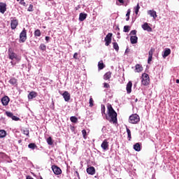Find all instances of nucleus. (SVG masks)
Returning a JSON list of instances; mask_svg holds the SVG:
<instances>
[{
	"instance_id": "39448f33",
	"label": "nucleus",
	"mask_w": 179,
	"mask_h": 179,
	"mask_svg": "<svg viewBox=\"0 0 179 179\" xmlns=\"http://www.w3.org/2000/svg\"><path fill=\"white\" fill-rule=\"evenodd\" d=\"M27 40V31L24 28L20 34V43H24Z\"/></svg>"
},
{
	"instance_id": "c85d7f7f",
	"label": "nucleus",
	"mask_w": 179,
	"mask_h": 179,
	"mask_svg": "<svg viewBox=\"0 0 179 179\" xmlns=\"http://www.w3.org/2000/svg\"><path fill=\"white\" fill-rule=\"evenodd\" d=\"M28 148L32 150H34V149L37 148V145L35 143H31L28 145Z\"/></svg>"
},
{
	"instance_id": "f257e3e1",
	"label": "nucleus",
	"mask_w": 179,
	"mask_h": 179,
	"mask_svg": "<svg viewBox=\"0 0 179 179\" xmlns=\"http://www.w3.org/2000/svg\"><path fill=\"white\" fill-rule=\"evenodd\" d=\"M108 114L106 115V119L109 121L111 124H117L118 120L117 119V112L113 108L111 105L107 106Z\"/></svg>"
},
{
	"instance_id": "a211bd4d",
	"label": "nucleus",
	"mask_w": 179,
	"mask_h": 179,
	"mask_svg": "<svg viewBox=\"0 0 179 179\" xmlns=\"http://www.w3.org/2000/svg\"><path fill=\"white\" fill-rule=\"evenodd\" d=\"M86 17H87V14L85 13H81L79 15V20L80 22H83L85 20Z\"/></svg>"
},
{
	"instance_id": "37998d69",
	"label": "nucleus",
	"mask_w": 179,
	"mask_h": 179,
	"mask_svg": "<svg viewBox=\"0 0 179 179\" xmlns=\"http://www.w3.org/2000/svg\"><path fill=\"white\" fill-rule=\"evenodd\" d=\"M23 134H24V135L29 136V129H26L25 130H23Z\"/></svg>"
},
{
	"instance_id": "69168bd1",
	"label": "nucleus",
	"mask_w": 179,
	"mask_h": 179,
	"mask_svg": "<svg viewBox=\"0 0 179 179\" xmlns=\"http://www.w3.org/2000/svg\"><path fill=\"white\" fill-rule=\"evenodd\" d=\"M40 179H43V177H41V178Z\"/></svg>"
},
{
	"instance_id": "de8ad7c7",
	"label": "nucleus",
	"mask_w": 179,
	"mask_h": 179,
	"mask_svg": "<svg viewBox=\"0 0 179 179\" xmlns=\"http://www.w3.org/2000/svg\"><path fill=\"white\" fill-rule=\"evenodd\" d=\"M152 59H153V57L148 56V64H150V62H152Z\"/></svg>"
},
{
	"instance_id": "412c9836",
	"label": "nucleus",
	"mask_w": 179,
	"mask_h": 179,
	"mask_svg": "<svg viewBox=\"0 0 179 179\" xmlns=\"http://www.w3.org/2000/svg\"><path fill=\"white\" fill-rule=\"evenodd\" d=\"M8 157H9L4 152H0V163L2 162L3 160L8 159Z\"/></svg>"
},
{
	"instance_id": "3c124183",
	"label": "nucleus",
	"mask_w": 179,
	"mask_h": 179,
	"mask_svg": "<svg viewBox=\"0 0 179 179\" xmlns=\"http://www.w3.org/2000/svg\"><path fill=\"white\" fill-rule=\"evenodd\" d=\"M50 38H50V36H45V41H46L47 43H48V42L50 41Z\"/></svg>"
},
{
	"instance_id": "72a5a7b5",
	"label": "nucleus",
	"mask_w": 179,
	"mask_h": 179,
	"mask_svg": "<svg viewBox=\"0 0 179 179\" xmlns=\"http://www.w3.org/2000/svg\"><path fill=\"white\" fill-rule=\"evenodd\" d=\"M6 136V131L5 130H0V138H5Z\"/></svg>"
},
{
	"instance_id": "4c0bfd02",
	"label": "nucleus",
	"mask_w": 179,
	"mask_h": 179,
	"mask_svg": "<svg viewBox=\"0 0 179 179\" xmlns=\"http://www.w3.org/2000/svg\"><path fill=\"white\" fill-rule=\"evenodd\" d=\"M82 134L84 139H86L87 138V132H86V129H83Z\"/></svg>"
},
{
	"instance_id": "ea45409f",
	"label": "nucleus",
	"mask_w": 179,
	"mask_h": 179,
	"mask_svg": "<svg viewBox=\"0 0 179 179\" xmlns=\"http://www.w3.org/2000/svg\"><path fill=\"white\" fill-rule=\"evenodd\" d=\"M90 107H93L94 104V101H93V98L92 96L90 97Z\"/></svg>"
},
{
	"instance_id": "49530a36",
	"label": "nucleus",
	"mask_w": 179,
	"mask_h": 179,
	"mask_svg": "<svg viewBox=\"0 0 179 179\" xmlns=\"http://www.w3.org/2000/svg\"><path fill=\"white\" fill-rule=\"evenodd\" d=\"M103 87H105L106 89H109L110 85L107 83H103Z\"/></svg>"
},
{
	"instance_id": "1a4fd4ad",
	"label": "nucleus",
	"mask_w": 179,
	"mask_h": 179,
	"mask_svg": "<svg viewBox=\"0 0 179 179\" xmlns=\"http://www.w3.org/2000/svg\"><path fill=\"white\" fill-rule=\"evenodd\" d=\"M142 29L143 30H145V31H152V27H150V26H149V24H148V22H145L142 26H141Z\"/></svg>"
},
{
	"instance_id": "6ab92c4d",
	"label": "nucleus",
	"mask_w": 179,
	"mask_h": 179,
	"mask_svg": "<svg viewBox=\"0 0 179 179\" xmlns=\"http://www.w3.org/2000/svg\"><path fill=\"white\" fill-rule=\"evenodd\" d=\"M143 71V67L141 64H136L135 66V72L140 73Z\"/></svg>"
},
{
	"instance_id": "052dcab7",
	"label": "nucleus",
	"mask_w": 179,
	"mask_h": 179,
	"mask_svg": "<svg viewBox=\"0 0 179 179\" xmlns=\"http://www.w3.org/2000/svg\"><path fill=\"white\" fill-rule=\"evenodd\" d=\"M137 101H138V99H135V103H137Z\"/></svg>"
},
{
	"instance_id": "13d9d810",
	"label": "nucleus",
	"mask_w": 179,
	"mask_h": 179,
	"mask_svg": "<svg viewBox=\"0 0 179 179\" xmlns=\"http://www.w3.org/2000/svg\"><path fill=\"white\" fill-rule=\"evenodd\" d=\"M77 176L78 178H80V176H79V173L77 174Z\"/></svg>"
},
{
	"instance_id": "f3484780",
	"label": "nucleus",
	"mask_w": 179,
	"mask_h": 179,
	"mask_svg": "<svg viewBox=\"0 0 179 179\" xmlns=\"http://www.w3.org/2000/svg\"><path fill=\"white\" fill-rule=\"evenodd\" d=\"M36 97H37V92H36L32 91L28 94L29 100H33V99H36Z\"/></svg>"
},
{
	"instance_id": "ddd939ff",
	"label": "nucleus",
	"mask_w": 179,
	"mask_h": 179,
	"mask_svg": "<svg viewBox=\"0 0 179 179\" xmlns=\"http://www.w3.org/2000/svg\"><path fill=\"white\" fill-rule=\"evenodd\" d=\"M101 148H102V149H103V150H108V141H107V139H105L101 145Z\"/></svg>"
},
{
	"instance_id": "b1692460",
	"label": "nucleus",
	"mask_w": 179,
	"mask_h": 179,
	"mask_svg": "<svg viewBox=\"0 0 179 179\" xmlns=\"http://www.w3.org/2000/svg\"><path fill=\"white\" fill-rule=\"evenodd\" d=\"M134 149L136 150V152H141V144L139 143H136L134 145Z\"/></svg>"
},
{
	"instance_id": "c03bdc74",
	"label": "nucleus",
	"mask_w": 179,
	"mask_h": 179,
	"mask_svg": "<svg viewBox=\"0 0 179 179\" xmlns=\"http://www.w3.org/2000/svg\"><path fill=\"white\" fill-rule=\"evenodd\" d=\"M11 119L13 120V121H19V120H20V118H19L17 116H15L13 115V117H11Z\"/></svg>"
},
{
	"instance_id": "0eeeda50",
	"label": "nucleus",
	"mask_w": 179,
	"mask_h": 179,
	"mask_svg": "<svg viewBox=\"0 0 179 179\" xmlns=\"http://www.w3.org/2000/svg\"><path fill=\"white\" fill-rule=\"evenodd\" d=\"M113 38V34L108 33L106 36L105 37V45L108 47V45H110L111 44V38Z\"/></svg>"
},
{
	"instance_id": "58836bf2",
	"label": "nucleus",
	"mask_w": 179,
	"mask_h": 179,
	"mask_svg": "<svg viewBox=\"0 0 179 179\" xmlns=\"http://www.w3.org/2000/svg\"><path fill=\"white\" fill-rule=\"evenodd\" d=\"M47 143L48 145H52V138L49 137L47 138Z\"/></svg>"
},
{
	"instance_id": "603ef678",
	"label": "nucleus",
	"mask_w": 179,
	"mask_h": 179,
	"mask_svg": "<svg viewBox=\"0 0 179 179\" xmlns=\"http://www.w3.org/2000/svg\"><path fill=\"white\" fill-rule=\"evenodd\" d=\"M73 58H74L75 59H78V52L74 53V55H73Z\"/></svg>"
},
{
	"instance_id": "0e129e2a",
	"label": "nucleus",
	"mask_w": 179,
	"mask_h": 179,
	"mask_svg": "<svg viewBox=\"0 0 179 179\" xmlns=\"http://www.w3.org/2000/svg\"><path fill=\"white\" fill-rule=\"evenodd\" d=\"M52 106H54V101H52Z\"/></svg>"
},
{
	"instance_id": "a19ab883",
	"label": "nucleus",
	"mask_w": 179,
	"mask_h": 179,
	"mask_svg": "<svg viewBox=\"0 0 179 179\" xmlns=\"http://www.w3.org/2000/svg\"><path fill=\"white\" fill-rule=\"evenodd\" d=\"M6 114L7 117H9V118H12L13 117V113H12L11 112H6Z\"/></svg>"
},
{
	"instance_id": "e433bc0d",
	"label": "nucleus",
	"mask_w": 179,
	"mask_h": 179,
	"mask_svg": "<svg viewBox=\"0 0 179 179\" xmlns=\"http://www.w3.org/2000/svg\"><path fill=\"white\" fill-rule=\"evenodd\" d=\"M129 28H130L129 26L125 25V26L124 27L123 31H124V33H129V30H130Z\"/></svg>"
},
{
	"instance_id": "2f4dec72",
	"label": "nucleus",
	"mask_w": 179,
	"mask_h": 179,
	"mask_svg": "<svg viewBox=\"0 0 179 179\" xmlns=\"http://www.w3.org/2000/svg\"><path fill=\"white\" fill-rule=\"evenodd\" d=\"M70 120L71 122H73L74 124H76L78 122V117L76 116H71L70 117Z\"/></svg>"
},
{
	"instance_id": "423d86ee",
	"label": "nucleus",
	"mask_w": 179,
	"mask_h": 179,
	"mask_svg": "<svg viewBox=\"0 0 179 179\" xmlns=\"http://www.w3.org/2000/svg\"><path fill=\"white\" fill-rule=\"evenodd\" d=\"M52 170L56 176H59V174L62 173V170H61V168L58 167V166L52 165Z\"/></svg>"
},
{
	"instance_id": "6e6d98bb",
	"label": "nucleus",
	"mask_w": 179,
	"mask_h": 179,
	"mask_svg": "<svg viewBox=\"0 0 179 179\" xmlns=\"http://www.w3.org/2000/svg\"><path fill=\"white\" fill-rule=\"evenodd\" d=\"M120 3H124V0H117Z\"/></svg>"
},
{
	"instance_id": "2eb2a0df",
	"label": "nucleus",
	"mask_w": 179,
	"mask_h": 179,
	"mask_svg": "<svg viewBox=\"0 0 179 179\" xmlns=\"http://www.w3.org/2000/svg\"><path fill=\"white\" fill-rule=\"evenodd\" d=\"M126 90L128 94H129L132 92V82L129 81L127 84Z\"/></svg>"
},
{
	"instance_id": "774afa93",
	"label": "nucleus",
	"mask_w": 179,
	"mask_h": 179,
	"mask_svg": "<svg viewBox=\"0 0 179 179\" xmlns=\"http://www.w3.org/2000/svg\"><path fill=\"white\" fill-rule=\"evenodd\" d=\"M19 143H20V141H19Z\"/></svg>"
},
{
	"instance_id": "a878e982",
	"label": "nucleus",
	"mask_w": 179,
	"mask_h": 179,
	"mask_svg": "<svg viewBox=\"0 0 179 179\" xmlns=\"http://www.w3.org/2000/svg\"><path fill=\"white\" fill-rule=\"evenodd\" d=\"M111 78V71L107 72L104 76H103V79L104 80H108Z\"/></svg>"
},
{
	"instance_id": "4468645a",
	"label": "nucleus",
	"mask_w": 179,
	"mask_h": 179,
	"mask_svg": "<svg viewBox=\"0 0 179 179\" xmlns=\"http://www.w3.org/2000/svg\"><path fill=\"white\" fill-rule=\"evenodd\" d=\"M170 54H171V50H170V48H166L164 52L162 53V57L163 58H167V57H169Z\"/></svg>"
},
{
	"instance_id": "09e8293b",
	"label": "nucleus",
	"mask_w": 179,
	"mask_h": 179,
	"mask_svg": "<svg viewBox=\"0 0 179 179\" xmlns=\"http://www.w3.org/2000/svg\"><path fill=\"white\" fill-rule=\"evenodd\" d=\"M130 15H131V9H128L126 14V17H129Z\"/></svg>"
},
{
	"instance_id": "7c9ffc66",
	"label": "nucleus",
	"mask_w": 179,
	"mask_h": 179,
	"mask_svg": "<svg viewBox=\"0 0 179 179\" xmlns=\"http://www.w3.org/2000/svg\"><path fill=\"white\" fill-rule=\"evenodd\" d=\"M39 50L41 51H45V50H47V45L44 43H41L39 46Z\"/></svg>"
},
{
	"instance_id": "473e14b6",
	"label": "nucleus",
	"mask_w": 179,
	"mask_h": 179,
	"mask_svg": "<svg viewBox=\"0 0 179 179\" xmlns=\"http://www.w3.org/2000/svg\"><path fill=\"white\" fill-rule=\"evenodd\" d=\"M101 114H102V115L106 116V115H107L106 113V106L104 105L101 104Z\"/></svg>"
},
{
	"instance_id": "864d4df0",
	"label": "nucleus",
	"mask_w": 179,
	"mask_h": 179,
	"mask_svg": "<svg viewBox=\"0 0 179 179\" xmlns=\"http://www.w3.org/2000/svg\"><path fill=\"white\" fill-rule=\"evenodd\" d=\"M78 9H80V5H78L77 7H76V10H78Z\"/></svg>"
},
{
	"instance_id": "c9c22d12",
	"label": "nucleus",
	"mask_w": 179,
	"mask_h": 179,
	"mask_svg": "<svg viewBox=\"0 0 179 179\" xmlns=\"http://www.w3.org/2000/svg\"><path fill=\"white\" fill-rule=\"evenodd\" d=\"M127 138L129 139V141H131V130L129 129H128V127H127Z\"/></svg>"
},
{
	"instance_id": "4d7b16f0",
	"label": "nucleus",
	"mask_w": 179,
	"mask_h": 179,
	"mask_svg": "<svg viewBox=\"0 0 179 179\" xmlns=\"http://www.w3.org/2000/svg\"><path fill=\"white\" fill-rule=\"evenodd\" d=\"M126 21L128 22L129 20V17H126Z\"/></svg>"
},
{
	"instance_id": "4be33fe9",
	"label": "nucleus",
	"mask_w": 179,
	"mask_h": 179,
	"mask_svg": "<svg viewBox=\"0 0 179 179\" xmlns=\"http://www.w3.org/2000/svg\"><path fill=\"white\" fill-rule=\"evenodd\" d=\"M130 41L131 44H136V43H138V36H131L130 37Z\"/></svg>"
},
{
	"instance_id": "c756f323",
	"label": "nucleus",
	"mask_w": 179,
	"mask_h": 179,
	"mask_svg": "<svg viewBox=\"0 0 179 179\" xmlns=\"http://www.w3.org/2000/svg\"><path fill=\"white\" fill-rule=\"evenodd\" d=\"M34 34L36 37H40L41 36V31H40V29H36L35 30Z\"/></svg>"
},
{
	"instance_id": "9d476101",
	"label": "nucleus",
	"mask_w": 179,
	"mask_h": 179,
	"mask_svg": "<svg viewBox=\"0 0 179 179\" xmlns=\"http://www.w3.org/2000/svg\"><path fill=\"white\" fill-rule=\"evenodd\" d=\"M87 173L90 176H94V174H96V169L94 166L88 167L87 168Z\"/></svg>"
},
{
	"instance_id": "20e7f679",
	"label": "nucleus",
	"mask_w": 179,
	"mask_h": 179,
	"mask_svg": "<svg viewBox=\"0 0 179 179\" xmlns=\"http://www.w3.org/2000/svg\"><path fill=\"white\" fill-rule=\"evenodd\" d=\"M141 83L143 86H148L149 83H150V78H149V75L148 73H143L142 75Z\"/></svg>"
},
{
	"instance_id": "5fc2aeb1",
	"label": "nucleus",
	"mask_w": 179,
	"mask_h": 179,
	"mask_svg": "<svg viewBox=\"0 0 179 179\" xmlns=\"http://www.w3.org/2000/svg\"><path fill=\"white\" fill-rule=\"evenodd\" d=\"M121 34L120 32H117V38H121Z\"/></svg>"
},
{
	"instance_id": "a18cd8bd",
	"label": "nucleus",
	"mask_w": 179,
	"mask_h": 179,
	"mask_svg": "<svg viewBox=\"0 0 179 179\" xmlns=\"http://www.w3.org/2000/svg\"><path fill=\"white\" fill-rule=\"evenodd\" d=\"M136 33H137L136 30H132L130 31V35L136 36Z\"/></svg>"
},
{
	"instance_id": "f8f14e48",
	"label": "nucleus",
	"mask_w": 179,
	"mask_h": 179,
	"mask_svg": "<svg viewBox=\"0 0 179 179\" xmlns=\"http://www.w3.org/2000/svg\"><path fill=\"white\" fill-rule=\"evenodd\" d=\"M18 24H19V22H18L17 20H11L10 27H11L12 30H15V29H16V27H17Z\"/></svg>"
},
{
	"instance_id": "8fccbe9b",
	"label": "nucleus",
	"mask_w": 179,
	"mask_h": 179,
	"mask_svg": "<svg viewBox=\"0 0 179 179\" xmlns=\"http://www.w3.org/2000/svg\"><path fill=\"white\" fill-rule=\"evenodd\" d=\"M20 5H23V6H26V2H24V0H20Z\"/></svg>"
},
{
	"instance_id": "bb28decb",
	"label": "nucleus",
	"mask_w": 179,
	"mask_h": 179,
	"mask_svg": "<svg viewBox=\"0 0 179 179\" xmlns=\"http://www.w3.org/2000/svg\"><path fill=\"white\" fill-rule=\"evenodd\" d=\"M141 9V6H139V3H137L136 6L134 8V10L136 13V15H138L139 13V10Z\"/></svg>"
},
{
	"instance_id": "7ed1b4c3",
	"label": "nucleus",
	"mask_w": 179,
	"mask_h": 179,
	"mask_svg": "<svg viewBox=\"0 0 179 179\" xmlns=\"http://www.w3.org/2000/svg\"><path fill=\"white\" fill-rule=\"evenodd\" d=\"M140 121L141 117H139V115L136 113L131 115L129 117V122L130 124H138Z\"/></svg>"
},
{
	"instance_id": "f03ea898",
	"label": "nucleus",
	"mask_w": 179,
	"mask_h": 179,
	"mask_svg": "<svg viewBox=\"0 0 179 179\" xmlns=\"http://www.w3.org/2000/svg\"><path fill=\"white\" fill-rule=\"evenodd\" d=\"M8 58L12 61H13V59H16V61H20V59H22V57L17 56V55L15 53L12 48H8Z\"/></svg>"
},
{
	"instance_id": "bf43d9fd",
	"label": "nucleus",
	"mask_w": 179,
	"mask_h": 179,
	"mask_svg": "<svg viewBox=\"0 0 179 179\" xmlns=\"http://www.w3.org/2000/svg\"><path fill=\"white\" fill-rule=\"evenodd\" d=\"M176 83H179V80L178 79L176 80Z\"/></svg>"
},
{
	"instance_id": "393cba45",
	"label": "nucleus",
	"mask_w": 179,
	"mask_h": 179,
	"mask_svg": "<svg viewBox=\"0 0 179 179\" xmlns=\"http://www.w3.org/2000/svg\"><path fill=\"white\" fill-rule=\"evenodd\" d=\"M105 66H106L104 65V63H103V61L99 62V63H98V69L99 71H101V69H104Z\"/></svg>"
},
{
	"instance_id": "338daca9",
	"label": "nucleus",
	"mask_w": 179,
	"mask_h": 179,
	"mask_svg": "<svg viewBox=\"0 0 179 179\" xmlns=\"http://www.w3.org/2000/svg\"><path fill=\"white\" fill-rule=\"evenodd\" d=\"M126 52H128V50H126Z\"/></svg>"
},
{
	"instance_id": "680f3d73",
	"label": "nucleus",
	"mask_w": 179,
	"mask_h": 179,
	"mask_svg": "<svg viewBox=\"0 0 179 179\" xmlns=\"http://www.w3.org/2000/svg\"><path fill=\"white\" fill-rule=\"evenodd\" d=\"M76 173L77 175L79 174V173L78 171H76Z\"/></svg>"
},
{
	"instance_id": "f704fd0d",
	"label": "nucleus",
	"mask_w": 179,
	"mask_h": 179,
	"mask_svg": "<svg viewBox=\"0 0 179 179\" xmlns=\"http://www.w3.org/2000/svg\"><path fill=\"white\" fill-rule=\"evenodd\" d=\"M155 52V48H151L148 52V57H153V52Z\"/></svg>"
},
{
	"instance_id": "6e6552de",
	"label": "nucleus",
	"mask_w": 179,
	"mask_h": 179,
	"mask_svg": "<svg viewBox=\"0 0 179 179\" xmlns=\"http://www.w3.org/2000/svg\"><path fill=\"white\" fill-rule=\"evenodd\" d=\"M63 98L64 99V101H69L71 100V94L68 92V91H65L63 94L60 93Z\"/></svg>"
},
{
	"instance_id": "e2e57ef3",
	"label": "nucleus",
	"mask_w": 179,
	"mask_h": 179,
	"mask_svg": "<svg viewBox=\"0 0 179 179\" xmlns=\"http://www.w3.org/2000/svg\"><path fill=\"white\" fill-rule=\"evenodd\" d=\"M117 30H120V27H117Z\"/></svg>"
},
{
	"instance_id": "9b49d317",
	"label": "nucleus",
	"mask_w": 179,
	"mask_h": 179,
	"mask_svg": "<svg viewBox=\"0 0 179 179\" xmlns=\"http://www.w3.org/2000/svg\"><path fill=\"white\" fill-rule=\"evenodd\" d=\"M9 101H10V99L8 97V96H5L1 99L3 106H8V104H9Z\"/></svg>"
},
{
	"instance_id": "cd10ccee",
	"label": "nucleus",
	"mask_w": 179,
	"mask_h": 179,
	"mask_svg": "<svg viewBox=\"0 0 179 179\" xmlns=\"http://www.w3.org/2000/svg\"><path fill=\"white\" fill-rule=\"evenodd\" d=\"M113 48L115 50V51L118 52L120 51V46H118V43L117 42L113 43Z\"/></svg>"
},
{
	"instance_id": "dca6fc26",
	"label": "nucleus",
	"mask_w": 179,
	"mask_h": 179,
	"mask_svg": "<svg viewBox=\"0 0 179 179\" xmlns=\"http://www.w3.org/2000/svg\"><path fill=\"white\" fill-rule=\"evenodd\" d=\"M5 12H6V3H0V13L3 14Z\"/></svg>"
},
{
	"instance_id": "5701e85b",
	"label": "nucleus",
	"mask_w": 179,
	"mask_h": 179,
	"mask_svg": "<svg viewBox=\"0 0 179 179\" xmlns=\"http://www.w3.org/2000/svg\"><path fill=\"white\" fill-rule=\"evenodd\" d=\"M10 85H12L13 86H15V85H17V80L15 78H12L8 81Z\"/></svg>"
},
{
	"instance_id": "79ce46f5",
	"label": "nucleus",
	"mask_w": 179,
	"mask_h": 179,
	"mask_svg": "<svg viewBox=\"0 0 179 179\" xmlns=\"http://www.w3.org/2000/svg\"><path fill=\"white\" fill-rule=\"evenodd\" d=\"M33 8H34L33 4H30L28 9H27V11L28 12H33Z\"/></svg>"
},
{
	"instance_id": "aec40b11",
	"label": "nucleus",
	"mask_w": 179,
	"mask_h": 179,
	"mask_svg": "<svg viewBox=\"0 0 179 179\" xmlns=\"http://www.w3.org/2000/svg\"><path fill=\"white\" fill-rule=\"evenodd\" d=\"M148 15L151 16V17H153L154 19H156L157 17V15L156 14V11L153 10H150L148 12Z\"/></svg>"
}]
</instances>
